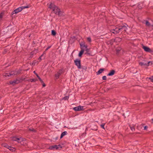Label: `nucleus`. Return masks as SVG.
<instances>
[{"label":"nucleus","mask_w":153,"mask_h":153,"mask_svg":"<svg viewBox=\"0 0 153 153\" xmlns=\"http://www.w3.org/2000/svg\"><path fill=\"white\" fill-rule=\"evenodd\" d=\"M50 9H52V11L55 14H57L59 16H61V11L60 9L55 5L54 4L51 3L49 5V7Z\"/></svg>","instance_id":"f257e3e1"},{"label":"nucleus","mask_w":153,"mask_h":153,"mask_svg":"<svg viewBox=\"0 0 153 153\" xmlns=\"http://www.w3.org/2000/svg\"><path fill=\"white\" fill-rule=\"evenodd\" d=\"M62 148V146L60 145H54L49 147L48 149L51 150L60 149Z\"/></svg>","instance_id":"f03ea898"},{"label":"nucleus","mask_w":153,"mask_h":153,"mask_svg":"<svg viewBox=\"0 0 153 153\" xmlns=\"http://www.w3.org/2000/svg\"><path fill=\"white\" fill-rule=\"evenodd\" d=\"M74 62L78 69H79L81 68V62L80 59H76L74 60Z\"/></svg>","instance_id":"7ed1b4c3"},{"label":"nucleus","mask_w":153,"mask_h":153,"mask_svg":"<svg viewBox=\"0 0 153 153\" xmlns=\"http://www.w3.org/2000/svg\"><path fill=\"white\" fill-rule=\"evenodd\" d=\"M126 26L123 25V26H119L118 27H117L119 32L121 31L122 30H123L125 31H126V30L127 29V27L128 26V25L126 24Z\"/></svg>","instance_id":"20e7f679"},{"label":"nucleus","mask_w":153,"mask_h":153,"mask_svg":"<svg viewBox=\"0 0 153 153\" xmlns=\"http://www.w3.org/2000/svg\"><path fill=\"white\" fill-rule=\"evenodd\" d=\"M142 48L146 52L149 53H152L153 52V51L148 47L143 45Z\"/></svg>","instance_id":"39448f33"},{"label":"nucleus","mask_w":153,"mask_h":153,"mask_svg":"<svg viewBox=\"0 0 153 153\" xmlns=\"http://www.w3.org/2000/svg\"><path fill=\"white\" fill-rule=\"evenodd\" d=\"M23 10V8H22V7H20L17 9H16L15 10H13L11 14V15H13L15 14H16L19 12Z\"/></svg>","instance_id":"423d86ee"},{"label":"nucleus","mask_w":153,"mask_h":153,"mask_svg":"<svg viewBox=\"0 0 153 153\" xmlns=\"http://www.w3.org/2000/svg\"><path fill=\"white\" fill-rule=\"evenodd\" d=\"M83 106L79 105L77 107L73 108L74 110L76 111H79L83 109Z\"/></svg>","instance_id":"0eeeda50"},{"label":"nucleus","mask_w":153,"mask_h":153,"mask_svg":"<svg viewBox=\"0 0 153 153\" xmlns=\"http://www.w3.org/2000/svg\"><path fill=\"white\" fill-rule=\"evenodd\" d=\"M20 82H21L20 81V80L16 79L14 80L10 81L9 82V83L10 84L12 85H14L16 84H18Z\"/></svg>","instance_id":"6e6552de"},{"label":"nucleus","mask_w":153,"mask_h":153,"mask_svg":"<svg viewBox=\"0 0 153 153\" xmlns=\"http://www.w3.org/2000/svg\"><path fill=\"white\" fill-rule=\"evenodd\" d=\"M110 31L112 33L114 34L118 33L120 32L117 27H116L115 29H111Z\"/></svg>","instance_id":"1a4fd4ad"},{"label":"nucleus","mask_w":153,"mask_h":153,"mask_svg":"<svg viewBox=\"0 0 153 153\" xmlns=\"http://www.w3.org/2000/svg\"><path fill=\"white\" fill-rule=\"evenodd\" d=\"M139 65L143 66H146L148 67L149 66V63L145 62V61L144 62H139Z\"/></svg>","instance_id":"9d476101"},{"label":"nucleus","mask_w":153,"mask_h":153,"mask_svg":"<svg viewBox=\"0 0 153 153\" xmlns=\"http://www.w3.org/2000/svg\"><path fill=\"white\" fill-rule=\"evenodd\" d=\"M80 48L81 49V50L82 49H87V46L86 45H85V43L84 42H81L80 43Z\"/></svg>","instance_id":"9b49d317"},{"label":"nucleus","mask_w":153,"mask_h":153,"mask_svg":"<svg viewBox=\"0 0 153 153\" xmlns=\"http://www.w3.org/2000/svg\"><path fill=\"white\" fill-rule=\"evenodd\" d=\"M62 70H59V72H58L56 74H55V76L56 79H58L59 78L60 76L62 73Z\"/></svg>","instance_id":"f8f14e48"},{"label":"nucleus","mask_w":153,"mask_h":153,"mask_svg":"<svg viewBox=\"0 0 153 153\" xmlns=\"http://www.w3.org/2000/svg\"><path fill=\"white\" fill-rule=\"evenodd\" d=\"M115 71L114 70H112L108 74V76H112L115 73Z\"/></svg>","instance_id":"ddd939ff"},{"label":"nucleus","mask_w":153,"mask_h":153,"mask_svg":"<svg viewBox=\"0 0 153 153\" xmlns=\"http://www.w3.org/2000/svg\"><path fill=\"white\" fill-rule=\"evenodd\" d=\"M105 70V69L102 68L100 69L99 70L96 72L97 75H99L102 73V72Z\"/></svg>","instance_id":"4468645a"},{"label":"nucleus","mask_w":153,"mask_h":153,"mask_svg":"<svg viewBox=\"0 0 153 153\" xmlns=\"http://www.w3.org/2000/svg\"><path fill=\"white\" fill-rule=\"evenodd\" d=\"M84 49H82L79 52L78 56L79 57H81L82 56V55L84 53Z\"/></svg>","instance_id":"2eb2a0df"},{"label":"nucleus","mask_w":153,"mask_h":153,"mask_svg":"<svg viewBox=\"0 0 153 153\" xmlns=\"http://www.w3.org/2000/svg\"><path fill=\"white\" fill-rule=\"evenodd\" d=\"M67 134V132L66 131H64L62 132L61 134L60 138H62L65 135H66Z\"/></svg>","instance_id":"dca6fc26"},{"label":"nucleus","mask_w":153,"mask_h":153,"mask_svg":"<svg viewBox=\"0 0 153 153\" xmlns=\"http://www.w3.org/2000/svg\"><path fill=\"white\" fill-rule=\"evenodd\" d=\"M115 39H112L109 41V44L111 45H112L114 42H115Z\"/></svg>","instance_id":"f3484780"},{"label":"nucleus","mask_w":153,"mask_h":153,"mask_svg":"<svg viewBox=\"0 0 153 153\" xmlns=\"http://www.w3.org/2000/svg\"><path fill=\"white\" fill-rule=\"evenodd\" d=\"M8 149L12 152H14L15 151V149L10 146Z\"/></svg>","instance_id":"a211bd4d"},{"label":"nucleus","mask_w":153,"mask_h":153,"mask_svg":"<svg viewBox=\"0 0 153 153\" xmlns=\"http://www.w3.org/2000/svg\"><path fill=\"white\" fill-rule=\"evenodd\" d=\"M2 146L7 149H8L10 146L8 145L6 143H3L2 144Z\"/></svg>","instance_id":"6ab92c4d"},{"label":"nucleus","mask_w":153,"mask_h":153,"mask_svg":"<svg viewBox=\"0 0 153 153\" xmlns=\"http://www.w3.org/2000/svg\"><path fill=\"white\" fill-rule=\"evenodd\" d=\"M56 34V31L54 30H52L51 31V35L53 36H55Z\"/></svg>","instance_id":"aec40b11"},{"label":"nucleus","mask_w":153,"mask_h":153,"mask_svg":"<svg viewBox=\"0 0 153 153\" xmlns=\"http://www.w3.org/2000/svg\"><path fill=\"white\" fill-rule=\"evenodd\" d=\"M69 96H66L65 97L63 98L62 100H68L69 99Z\"/></svg>","instance_id":"412c9836"},{"label":"nucleus","mask_w":153,"mask_h":153,"mask_svg":"<svg viewBox=\"0 0 153 153\" xmlns=\"http://www.w3.org/2000/svg\"><path fill=\"white\" fill-rule=\"evenodd\" d=\"M85 50L86 51V53H87L88 55H91L90 53H89V49H88L87 48V49H85Z\"/></svg>","instance_id":"4be33fe9"},{"label":"nucleus","mask_w":153,"mask_h":153,"mask_svg":"<svg viewBox=\"0 0 153 153\" xmlns=\"http://www.w3.org/2000/svg\"><path fill=\"white\" fill-rule=\"evenodd\" d=\"M28 130L29 131H33V132H36V130L33 128H32V129L29 128L28 129Z\"/></svg>","instance_id":"5701e85b"},{"label":"nucleus","mask_w":153,"mask_h":153,"mask_svg":"<svg viewBox=\"0 0 153 153\" xmlns=\"http://www.w3.org/2000/svg\"><path fill=\"white\" fill-rule=\"evenodd\" d=\"M146 25L148 26H149L150 25V24L149 22L147 21H146Z\"/></svg>","instance_id":"b1692460"},{"label":"nucleus","mask_w":153,"mask_h":153,"mask_svg":"<svg viewBox=\"0 0 153 153\" xmlns=\"http://www.w3.org/2000/svg\"><path fill=\"white\" fill-rule=\"evenodd\" d=\"M36 80L34 79H30V81L31 82H35Z\"/></svg>","instance_id":"393cba45"},{"label":"nucleus","mask_w":153,"mask_h":153,"mask_svg":"<svg viewBox=\"0 0 153 153\" xmlns=\"http://www.w3.org/2000/svg\"><path fill=\"white\" fill-rule=\"evenodd\" d=\"M29 5H27V6H22L21 7H22V8H23V9L25 8H29L30 7V6H29Z\"/></svg>","instance_id":"a878e982"},{"label":"nucleus","mask_w":153,"mask_h":153,"mask_svg":"<svg viewBox=\"0 0 153 153\" xmlns=\"http://www.w3.org/2000/svg\"><path fill=\"white\" fill-rule=\"evenodd\" d=\"M16 139H17V137H12V140L14 141H17Z\"/></svg>","instance_id":"bb28decb"},{"label":"nucleus","mask_w":153,"mask_h":153,"mask_svg":"<svg viewBox=\"0 0 153 153\" xmlns=\"http://www.w3.org/2000/svg\"><path fill=\"white\" fill-rule=\"evenodd\" d=\"M149 79L152 82H153V76H151L149 78Z\"/></svg>","instance_id":"cd10ccee"},{"label":"nucleus","mask_w":153,"mask_h":153,"mask_svg":"<svg viewBox=\"0 0 153 153\" xmlns=\"http://www.w3.org/2000/svg\"><path fill=\"white\" fill-rule=\"evenodd\" d=\"M87 39L88 41L89 42H91V39L90 37H88L87 38Z\"/></svg>","instance_id":"c85d7f7f"},{"label":"nucleus","mask_w":153,"mask_h":153,"mask_svg":"<svg viewBox=\"0 0 153 153\" xmlns=\"http://www.w3.org/2000/svg\"><path fill=\"white\" fill-rule=\"evenodd\" d=\"M131 130L133 131L135 130V128L134 126H130Z\"/></svg>","instance_id":"c756f323"},{"label":"nucleus","mask_w":153,"mask_h":153,"mask_svg":"<svg viewBox=\"0 0 153 153\" xmlns=\"http://www.w3.org/2000/svg\"><path fill=\"white\" fill-rule=\"evenodd\" d=\"M104 125H105V124L102 123L101 125H100L101 127L102 128L104 129H105Z\"/></svg>","instance_id":"7c9ffc66"},{"label":"nucleus","mask_w":153,"mask_h":153,"mask_svg":"<svg viewBox=\"0 0 153 153\" xmlns=\"http://www.w3.org/2000/svg\"><path fill=\"white\" fill-rule=\"evenodd\" d=\"M102 79L103 80H106L107 79L106 76H103L102 77Z\"/></svg>","instance_id":"2f4dec72"},{"label":"nucleus","mask_w":153,"mask_h":153,"mask_svg":"<svg viewBox=\"0 0 153 153\" xmlns=\"http://www.w3.org/2000/svg\"><path fill=\"white\" fill-rule=\"evenodd\" d=\"M4 76L7 77L9 76V74L8 73H5L4 75H3Z\"/></svg>","instance_id":"473e14b6"},{"label":"nucleus","mask_w":153,"mask_h":153,"mask_svg":"<svg viewBox=\"0 0 153 153\" xmlns=\"http://www.w3.org/2000/svg\"><path fill=\"white\" fill-rule=\"evenodd\" d=\"M153 61H149L147 63H149V65H152V64H153V62H152Z\"/></svg>","instance_id":"72a5a7b5"},{"label":"nucleus","mask_w":153,"mask_h":153,"mask_svg":"<svg viewBox=\"0 0 153 153\" xmlns=\"http://www.w3.org/2000/svg\"><path fill=\"white\" fill-rule=\"evenodd\" d=\"M137 8L138 9H141L142 8V7H141V6H140V4H139L137 6Z\"/></svg>","instance_id":"f704fd0d"},{"label":"nucleus","mask_w":153,"mask_h":153,"mask_svg":"<svg viewBox=\"0 0 153 153\" xmlns=\"http://www.w3.org/2000/svg\"><path fill=\"white\" fill-rule=\"evenodd\" d=\"M21 139V138H17V139H16L17 140V141L19 143H21L20 142H19V140Z\"/></svg>","instance_id":"c9c22d12"},{"label":"nucleus","mask_w":153,"mask_h":153,"mask_svg":"<svg viewBox=\"0 0 153 153\" xmlns=\"http://www.w3.org/2000/svg\"><path fill=\"white\" fill-rule=\"evenodd\" d=\"M51 47V46H50L48 47V48H46V49L45 50V51H47Z\"/></svg>","instance_id":"e433bc0d"},{"label":"nucleus","mask_w":153,"mask_h":153,"mask_svg":"<svg viewBox=\"0 0 153 153\" xmlns=\"http://www.w3.org/2000/svg\"><path fill=\"white\" fill-rule=\"evenodd\" d=\"M148 127L147 126H145L144 127V130H146L148 128Z\"/></svg>","instance_id":"4c0bfd02"},{"label":"nucleus","mask_w":153,"mask_h":153,"mask_svg":"<svg viewBox=\"0 0 153 153\" xmlns=\"http://www.w3.org/2000/svg\"><path fill=\"white\" fill-rule=\"evenodd\" d=\"M39 81L41 83H43V81L42 80V79H41L40 78H39Z\"/></svg>","instance_id":"58836bf2"},{"label":"nucleus","mask_w":153,"mask_h":153,"mask_svg":"<svg viewBox=\"0 0 153 153\" xmlns=\"http://www.w3.org/2000/svg\"><path fill=\"white\" fill-rule=\"evenodd\" d=\"M41 83L42 84V85L43 87H45L46 86L45 84L43 82V83Z\"/></svg>","instance_id":"ea45409f"},{"label":"nucleus","mask_w":153,"mask_h":153,"mask_svg":"<svg viewBox=\"0 0 153 153\" xmlns=\"http://www.w3.org/2000/svg\"><path fill=\"white\" fill-rule=\"evenodd\" d=\"M120 49H116V52L117 53H119L120 51Z\"/></svg>","instance_id":"a19ab883"},{"label":"nucleus","mask_w":153,"mask_h":153,"mask_svg":"<svg viewBox=\"0 0 153 153\" xmlns=\"http://www.w3.org/2000/svg\"><path fill=\"white\" fill-rule=\"evenodd\" d=\"M9 76L13 75V74H12V72H11L9 74Z\"/></svg>","instance_id":"79ce46f5"},{"label":"nucleus","mask_w":153,"mask_h":153,"mask_svg":"<svg viewBox=\"0 0 153 153\" xmlns=\"http://www.w3.org/2000/svg\"><path fill=\"white\" fill-rule=\"evenodd\" d=\"M33 73L36 75V76H37V75H38L35 72V71H33Z\"/></svg>","instance_id":"37998d69"},{"label":"nucleus","mask_w":153,"mask_h":153,"mask_svg":"<svg viewBox=\"0 0 153 153\" xmlns=\"http://www.w3.org/2000/svg\"><path fill=\"white\" fill-rule=\"evenodd\" d=\"M3 17V15L1 14H0V19H1Z\"/></svg>","instance_id":"c03bdc74"},{"label":"nucleus","mask_w":153,"mask_h":153,"mask_svg":"<svg viewBox=\"0 0 153 153\" xmlns=\"http://www.w3.org/2000/svg\"><path fill=\"white\" fill-rule=\"evenodd\" d=\"M39 60L40 61H41V60H42V57H39Z\"/></svg>","instance_id":"a18cd8bd"},{"label":"nucleus","mask_w":153,"mask_h":153,"mask_svg":"<svg viewBox=\"0 0 153 153\" xmlns=\"http://www.w3.org/2000/svg\"><path fill=\"white\" fill-rule=\"evenodd\" d=\"M111 88H107V90L108 91L110 90V89H111Z\"/></svg>","instance_id":"49530a36"},{"label":"nucleus","mask_w":153,"mask_h":153,"mask_svg":"<svg viewBox=\"0 0 153 153\" xmlns=\"http://www.w3.org/2000/svg\"><path fill=\"white\" fill-rule=\"evenodd\" d=\"M46 51H45H45L43 52V54H45L46 53Z\"/></svg>","instance_id":"de8ad7c7"},{"label":"nucleus","mask_w":153,"mask_h":153,"mask_svg":"<svg viewBox=\"0 0 153 153\" xmlns=\"http://www.w3.org/2000/svg\"><path fill=\"white\" fill-rule=\"evenodd\" d=\"M36 76L38 78V79H39V78H40V77L38 75H37Z\"/></svg>","instance_id":"09e8293b"},{"label":"nucleus","mask_w":153,"mask_h":153,"mask_svg":"<svg viewBox=\"0 0 153 153\" xmlns=\"http://www.w3.org/2000/svg\"><path fill=\"white\" fill-rule=\"evenodd\" d=\"M33 44H35V42L34 41H33Z\"/></svg>","instance_id":"8fccbe9b"},{"label":"nucleus","mask_w":153,"mask_h":153,"mask_svg":"<svg viewBox=\"0 0 153 153\" xmlns=\"http://www.w3.org/2000/svg\"><path fill=\"white\" fill-rule=\"evenodd\" d=\"M43 54H42V55L40 56V57H42V56H43Z\"/></svg>","instance_id":"3c124183"},{"label":"nucleus","mask_w":153,"mask_h":153,"mask_svg":"<svg viewBox=\"0 0 153 153\" xmlns=\"http://www.w3.org/2000/svg\"><path fill=\"white\" fill-rule=\"evenodd\" d=\"M35 62H33V64H34V65H35Z\"/></svg>","instance_id":"603ef678"},{"label":"nucleus","mask_w":153,"mask_h":153,"mask_svg":"<svg viewBox=\"0 0 153 153\" xmlns=\"http://www.w3.org/2000/svg\"><path fill=\"white\" fill-rule=\"evenodd\" d=\"M57 138H58V137H56V139H56V140H57Z\"/></svg>","instance_id":"864d4df0"},{"label":"nucleus","mask_w":153,"mask_h":153,"mask_svg":"<svg viewBox=\"0 0 153 153\" xmlns=\"http://www.w3.org/2000/svg\"><path fill=\"white\" fill-rule=\"evenodd\" d=\"M97 129H94V130H95V131H97Z\"/></svg>","instance_id":"5fc2aeb1"},{"label":"nucleus","mask_w":153,"mask_h":153,"mask_svg":"<svg viewBox=\"0 0 153 153\" xmlns=\"http://www.w3.org/2000/svg\"><path fill=\"white\" fill-rule=\"evenodd\" d=\"M118 38V39H120V41L121 40V39L120 38Z\"/></svg>","instance_id":"6e6d98bb"},{"label":"nucleus","mask_w":153,"mask_h":153,"mask_svg":"<svg viewBox=\"0 0 153 153\" xmlns=\"http://www.w3.org/2000/svg\"><path fill=\"white\" fill-rule=\"evenodd\" d=\"M152 120L153 121V119H152Z\"/></svg>","instance_id":"4d7b16f0"},{"label":"nucleus","mask_w":153,"mask_h":153,"mask_svg":"<svg viewBox=\"0 0 153 153\" xmlns=\"http://www.w3.org/2000/svg\"><path fill=\"white\" fill-rule=\"evenodd\" d=\"M142 125H144V124H142Z\"/></svg>","instance_id":"13d9d810"}]
</instances>
